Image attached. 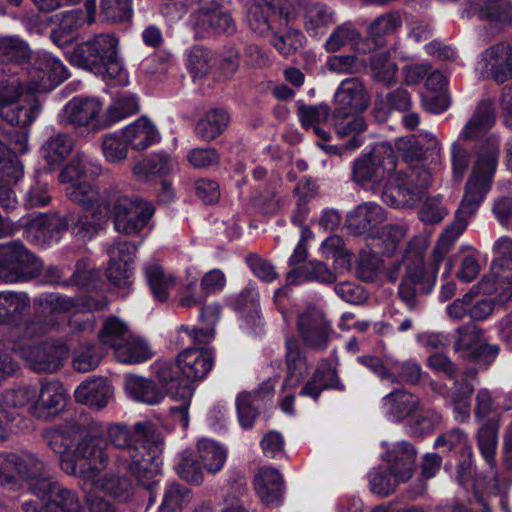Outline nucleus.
Returning a JSON list of instances; mask_svg holds the SVG:
<instances>
[{"label":"nucleus","mask_w":512,"mask_h":512,"mask_svg":"<svg viewBox=\"0 0 512 512\" xmlns=\"http://www.w3.org/2000/svg\"><path fill=\"white\" fill-rule=\"evenodd\" d=\"M198 451L205 469L210 473H216L222 469L227 453L216 442L202 439L198 442Z\"/></svg>","instance_id":"nucleus-57"},{"label":"nucleus","mask_w":512,"mask_h":512,"mask_svg":"<svg viewBox=\"0 0 512 512\" xmlns=\"http://www.w3.org/2000/svg\"><path fill=\"white\" fill-rule=\"evenodd\" d=\"M296 276L305 281H316L322 284H332L336 282L337 276L325 263L321 261H309L298 269H293L288 273V278Z\"/></svg>","instance_id":"nucleus-55"},{"label":"nucleus","mask_w":512,"mask_h":512,"mask_svg":"<svg viewBox=\"0 0 512 512\" xmlns=\"http://www.w3.org/2000/svg\"><path fill=\"white\" fill-rule=\"evenodd\" d=\"M229 121L230 117L226 110L222 108L210 109L198 120L195 133L203 141L210 142L225 131Z\"/></svg>","instance_id":"nucleus-40"},{"label":"nucleus","mask_w":512,"mask_h":512,"mask_svg":"<svg viewBox=\"0 0 512 512\" xmlns=\"http://www.w3.org/2000/svg\"><path fill=\"white\" fill-rule=\"evenodd\" d=\"M119 41L113 34L101 33L78 43L68 53L69 62L100 75L105 80L124 82L123 63L118 52Z\"/></svg>","instance_id":"nucleus-3"},{"label":"nucleus","mask_w":512,"mask_h":512,"mask_svg":"<svg viewBox=\"0 0 512 512\" xmlns=\"http://www.w3.org/2000/svg\"><path fill=\"white\" fill-rule=\"evenodd\" d=\"M44 270L43 261L21 240L0 243V281L6 284L28 282Z\"/></svg>","instance_id":"nucleus-7"},{"label":"nucleus","mask_w":512,"mask_h":512,"mask_svg":"<svg viewBox=\"0 0 512 512\" xmlns=\"http://www.w3.org/2000/svg\"><path fill=\"white\" fill-rule=\"evenodd\" d=\"M33 303L35 315L25 322L23 329L24 336L29 338L46 332L48 317L68 313L77 306L73 298L58 293H43Z\"/></svg>","instance_id":"nucleus-12"},{"label":"nucleus","mask_w":512,"mask_h":512,"mask_svg":"<svg viewBox=\"0 0 512 512\" xmlns=\"http://www.w3.org/2000/svg\"><path fill=\"white\" fill-rule=\"evenodd\" d=\"M30 298L22 291H0V324H16L30 308Z\"/></svg>","instance_id":"nucleus-35"},{"label":"nucleus","mask_w":512,"mask_h":512,"mask_svg":"<svg viewBox=\"0 0 512 512\" xmlns=\"http://www.w3.org/2000/svg\"><path fill=\"white\" fill-rule=\"evenodd\" d=\"M335 103L334 110L363 112L370 104V95L359 78H348L338 87Z\"/></svg>","instance_id":"nucleus-22"},{"label":"nucleus","mask_w":512,"mask_h":512,"mask_svg":"<svg viewBox=\"0 0 512 512\" xmlns=\"http://www.w3.org/2000/svg\"><path fill=\"white\" fill-rule=\"evenodd\" d=\"M361 40V33L351 23L337 26L325 42V50L329 53L340 50L343 46Z\"/></svg>","instance_id":"nucleus-63"},{"label":"nucleus","mask_w":512,"mask_h":512,"mask_svg":"<svg viewBox=\"0 0 512 512\" xmlns=\"http://www.w3.org/2000/svg\"><path fill=\"white\" fill-rule=\"evenodd\" d=\"M384 269V261L377 253L365 250L359 252L355 267L358 279L368 283L376 282Z\"/></svg>","instance_id":"nucleus-47"},{"label":"nucleus","mask_w":512,"mask_h":512,"mask_svg":"<svg viewBox=\"0 0 512 512\" xmlns=\"http://www.w3.org/2000/svg\"><path fill=\"white\" fill-rule=\"evenodd\" d=\"M387 413L396 421H402L419 409V398L413 393L398 389L383 398Z\"/></svg>","instance_id":"nucleus-39"},{"label":"nucleus","mask_w":512,"mask_h":512,"mask_svg":"<svg viewBox=\"0 0 512 512\" xmlns=\"http://www.w3.org/2000/svg\"><path fill=\"white\" fill-rule=\"evenodd\" d=\"M214 365V356L208 349L187 348L180 352L175 362L161 361L155 367V373L163 387H177L202 380Z\"/></svg>","instance_id":"nucleus-5"},{"label":"nucleus","mask_w":512,"mask_h":512,"mask_svg":"<svg viewBox=\"0 0 512 512\" xmlns=\"http://www.w3.org/2000/svg\"><path fill=\"white\" fill-rule=\"evenodd\" d=\"M68 227V218L59 215L58 212L40 213L30 218L24 226L28 237L34 244L39 246L51 244Z\"/></svg>","instance_id":"nucleus-15"},{"label":"nucleus","mask_w":512,"mask_h":512,"mask_svg":"<svg viewBox=\"0 0 512 512\" xmlns=\"http://www.w3.org/2000/svg\"><path fill=\"white\" fill-rule=\"evenodd\" d=\"M499 423L496 419L487 420L478 431V446L482 456L493 470L496 465L495 455Z\"/></svg>","instance_id":"nucleus-50"},{"label":"nucleus","mask_w":512,"mask_h":512,"mask_svg":"<svg viewBox=\"0 0 512 512\" xmlns=\"http://www.w3.org/2000/svg\"><path fill=\"white\" fill-rule=\"evenodd\" d=\"M175 469L178 476L190 484L199 485L203 481L201 466L192 452L184 451Z\"/></svg>","instance_id":"nucleus-62"},{"label":"nucleus","mask_w":512,"mask_h":512,"mask_svg":"<svg viewBox=\"0 0 512 512\" xmlns=\"http://www.w3.org/2000/svg\"><path fill=\"white\" fill-rule=\"evenodd\" d=\"M24 355L33 371L54 373L68 359L69 348L61 340L47 339L29 345Z\"/></svg>","instance_id":"nucleus-13"},{"label":"nucleus","mask_w":512,"mask_h":512,"mask_svg":"<svg viewBox=\"0 0 512 512\" xmlns=\"http://www.w3.org/2000/svg\"><path fill=\"white\" fill-rule=\"evenodd\" d=\"M171 169V160L166 155H152L138 162L133 167V173L137 177L147 180L154 175H165Z\"/></svg>","instance_id":"nucleus-58"},{"label":"nucleus","mask_w":512,"mask_h":512,"mask_svg":"<svg viewBox=\"0 0 512 512\" xmlns=\"http://www.w3.org/2000/svg\"><path fill=\"white\" fill-rule=\"evenodd\" d=\"M114 354L119 362L133 364L146 361L150 357V350L145 342L130 333L128 339L117 345Z\"/></svg>","instance_id":"nucleus-52"},{"label":"nucleus","mask_w":512,"mask_h":512,"mask_svg":"<svg viewBox=\"0 0 512 512\" xmlns=\"http://www.w3.org/2000/svg\"><path fill=\"white\" fill-rule=\"evenodd\" d=\"M494 102L490 99L481 100L471 118L462 131L464 140H474L485 135L495 123Z\"/></svg>","instance_id":"nucleus-31"},{"label":"nucleus","mask_w":512,"mask_h":512,"mask_svg":"<svg viewBox=\"0 0 512 512\" xmlns=\"http://www.w3.org/2000/svg\"><path fill=\"white\" fill-rule=\"evenodd\" d=\"M122 134L128 145L134 150H144L152 145L158 138V133L153 123L146 117H140L127 126Z\"/></svg>","instance_id":"nucleus-42"},{"label":"nucleus","mask_w":512,"mask_h":512,"mask_svg":"<svg viewBox=\"0 0 512 512\" xmlns=\"http://www.w3.org/2000/svg\"><path fill=\"white\" fill-rule=\"evenodd\" d=\"M0 486L9 491H16L21 482L14 475L7 473L14 470L25 481L29 492L36 496L49 487L52 479L50 469L37 455L27 450L0 455Z\"/></svg>","instance_id":"nucleus-4"},{"label":"nucleus","mask_w":512,"mask_h":512,"mask_svg":"<svg viewBox=\"0 0 512 512\" xmlns=\"http://www.w3.org/2000/svg\"><path fill=\"white\" fill-rule=\"evenodd\" d=\"M438 140L431 135H409L399 138L395 146L403 160L408 164L418 163L427 158V154L438 149Z\"/></svg>","instance_id":"nucleus-29"},{"label":"nucleus","mask_w":512,"mask_h":512,"mask_svg":"<svg viewBox=\"0 0 512 512\" xmlns=\"http://www.w3.org/2000/svg\"><path fill=\"white\" fill-rule=\"evenodd\" d=\"M491 481L490 489L494 494L489 496L488 500H485L483 497H477L478 502L483 506V512H491L495 505H498L501 511L508 512L509 502L507 492L510 487V481L500 476L497 471H493Z\"/></svg>","instance_id":"nucleus-49"},{"label":"nucleus","mask_w":512,"mask_h":512,"mask_svg":"<svg viewBox=\"0 0 512 512\" xmlns=\"http://www.w3.org/2000/svg\"><path fill=\"white\" fill-rule=\"evenodd\" d=\"M39 111L40 106L37 102L6 103L0 105V120L12 127L25 128L37 118Z\"/></svg>","instance_id":"nucleus-41"},{"label":"nucleus","mask_w":512,"mask_h":512,"mask_svg":"<svg viewBox=\"0 0 512 512\" xmlns=\"http://www.w3.org/2000/svg\"><path fill=\"white\" fill-rule=\"evenodd\" d=\"M335 21L334 10L325 3L311 2L305 8L304 27L311 37L324 36Z\"/></svg>","instance_id":"nucleus-32"},{"label":"nucleus","mask_w":512,"mask_h":512,"mask_svg":"<svg viewBox=\"0 0 512 512\" xmlns=\"http://www.w3.org/2000/svg\"><path fill=\"white\" fill-rule=\"evenodd\" d=\"M211 52L202 47L194 46L187 54V68L194 79L205 77L211 68Z\"/></svg>","instance_id":"nucleus-64"},{"label":"nucleus","mask_w":512,"mask_h":512,"mask_svg":"<svg viewBox=\"0 0 512 512\" xmlns=\"http://www.w3.org/2000/svg\"><path fill=\"white\" fill-rule=\"evenodd\" d=\"M478 6L480 20L496 24H507L512 21V4L506 0H480Z\"/></svg>","instance_id":"nucleus-51"},{"label":"nucleus","mask_w":512,"mask_h":512,"mask_svg":"<svg viewBox=\"0 0 512 512\" xmlns=\"http://www.w3.org/2000/svg\"><path fill=\"white\" fill-rule=\"evenodd\" d=\"M485 68L491 78L502 84L512 78V46L507 42L497 43L482 53Z\"/></svg>","instance_id":"nucleus-25"},{"label":"nucleus","mask_w":512,"mask_h":512,"mask_svg":"<svg viewBox=\"0 0 512 512\" xmlns=\"http://www.w3.org/2000/svg\"><path fill=\"white\" fill-rule=\"evenodd\" d=\"M58 27L50 33V38L58 47L70 44L83 25V12L80 9L63 11L54 15Z\"/></svg>","instance_id":"nucleus-34"},{"label":"nucleus","mask_w":512,"mask_h":512,"mask_svg":"<svg viewBox=\"0 0 512 512\" xmlns=\"http://www.w3.org/2000/svg\"><path fill=\"white\" fill-rule=\"evenodd\" d=\"M396 166L397 156L393 147L386 142L378 143L370 152L354 160L351 180L362 188L376 191L383 187Z\"/></svg>","instance_id":"nucleus-6"},{"label":"nucleus","mask_w":512,"mask_h":512,"mask_svg":"<svg viewBox=\"0 0 512 512\" xmlns=\"http://www.w3.org/2000/svg\"><path fill=\"white\" fill-rule=\"evenodd\" d=\"M189 25L195 39H205L221 34L233 35L237 29L231 14L223 11L222 8L196 15L189 19Z\"/></svg>","instance_id":"nucleus-17"},{"label":"nucleus","mask_w":512,"mask_h":512,"mask_svg":"<svg viewBox=\"0 0 512 512\" xmlns=\"http://www.w3.org/2000/svg\"><path fill=\"white\" fill-rule=\"evenodd\" d=\"M384 209L375 202H365L358 205L346 217V226L354 236L362 235L384 222Z\"/></svg>","instance_id":"nucleus-27"},{"label":"nucleus","mask_w":512,"mask_h":512,"mask_svg":"<svg viewBox=\"0 0 512 512\" xmlns=\"http://www.w3.org/2000/svg\"><path fill=\"white\" fill-rule=\"evenodd\" d=\"M130 333L131 331L125 322L118 317L110 316L103 322L98 332V339L103 346L115 351L118 344L123 343L130 337Z\"/></svg>","instance_id":"nucleus-45"},{"label":"nucleus","mask_w":512,"mask_h":512,"mask_svg":"<svg viewBox=\"0 0 512 512\" xmlns=\"http://www.w3.org/2000/svg\"><path fill=\"white\" fill-rule=\"evenodd\" d=\"M416 458L417 452L414 446L407 441H402L388 448L383 459L397 479L407 482L414 474Z\"/></svg>","instance_id":"nucleus-20"},{"label":"nucleus","mask_w":512,"mask_h":512,"mask_svg":"<svg viewBox=\"0 0 512 512\" xmlns=\"http://www.w3.org/2000/svg\"><path fill=\"white\" fill-rule=\"evenodd\" d=\"M369 67L374 80L386 86L397 83L398 65L391 59V54L382 51L373 54L369 59Z\"/></svg>","instance_id":"nucleus-44"},{"label":"nucleus","mask_w":512,"mask_h":512,"mask_svg":"<svg viewBox=\"0 0 512 512\" xmlns=\"http://www.w3.org/2000/svg\"><path fill=\"white\" fill-rule=\"evenodd\" d=\"M191 499L192 492L189 488L178 483H172L168 485L163 492L159 511L176 512L178 510H183Z\"/></svg>","instance_id":"nucleus-54"},{"label":"nucleus","mask_w":512,"mask_h":512,"mask_svg":"<svg viewBox=\"0 0 512 512\" xmlns=\"http://www.w3.org/2000/svg\"><path fill=\"white\" fill-rule=\"evenodd\" d=\"M166 392L175 400H180V404L177 406L170 407V414L175 423L186 429L189 424L188 409L191 401V397L194 392L193 387H189L186 384H177V387H163Z\"/></svg>","instance_id":"nucleus-48"},{"label":"nucleus","mask_w":512,"mask_h":512,"mask_svg":"<svg viewBox=\"0 0 512 512\" xmlns=\"http://www.w3.org/2000/svg\"><path fill=\"white\" fill-rule=\"evenodd\" d=\"M104 209L105 215L111 213L115 229L125 234L139 233L154 214L151 203L137 196L122 194L111 196Z\"/></svg>","instance_id":"nucleus-8"},{"label":"nucleus","mask_w":512,"mask_h":512,"mask_svg":"<svg viewBox=\"0 0 512 512\" xmlns=\"http://www.w3.org/2000/svg\"><path fill=\"white\" fill-rule=\"evenodd\" d=\"M34 68L42 74L39 75L41 81L46 78L50 82L60 83L68 76V72L62 62L49 54L38 56L34 62Z\"/></svg>","instance_id":"nucleus-59"},{"label":"nucleus","mask_w":512,"mask_h":512,"mask_svg":"<svg viewBox=\"0 0 512 512\" xmlns=\"http://www.w3.org/2000/svg\"><path fill=\"white\" fill-rule=\"evenodd\" d=\"M287 375L283 381V389L296 388L306 377L309 370L307 359L300 348L297 338L290 336L286 339Z\"/></svg>","instance_id":"nucleus-28"},{"label":"nucleus","mask_w":512,"mask_h":512,"mask_svg":"<svg viewBox=\"0 0 512 512\" xmlns=\"http://www.w3.org/2000/svg\"><path fill=\"white\" fill-rule=\"evenodd\" d=\"M102 109L101 102L95 98L74 97L63 108L60 123L74 128L87 127L93 123Z\"/></svg>","instance_id":"nucleus-19"},{"label":"nucleus","mask_w":512,"mask_h":512,"mask_svg":"<svg viewBox=\"0 0 512 512\" xmlns=\"http://www.w3.org/2000/svg\"><path fill=\"white\" fill-rule=\"evenodd\" d=\"M344 391L345 385L339 378L337 369L328 361H324L313 372L310 379L303 385L299 394L317 400L324 390Z\"/></svg>","instance_id":"nucleus-26"},{"label":"nucleus","mask_w":512,"mask_h":512,"mask_svg":"<svg viewBox=\"0 0 512 512\" xmlns=\"http://www.w3.org/2000/svg\"><path fill=\"white\" fill-rule=\"evenodd\" d=\"M494 249L500 258L493 261L490 274L478 282L477 288L486 295L501 289L500 300L504 302L512 296V240L501 237Z\"/></svg>","instance_id":"nucleus-9"},{"label":"nucleus","mask_w":512,"mask_h":512,"mask_svg":"<svg viewBox=\"0 0 512 512\" xmlns=\"http://www.w3.org/2000/svg\"><path fill=\"white\" fill-rule=\"evenodd\" d=\"M102 172L101 165L83 153H77L58 175L61 183L81 182L93 179Z\"/></svg>","instance_id":"nucleus-37"},{"label":"nucleus","mask_w":512,"mask_h":512,"mask_svg":"<svg viewBox=\"0 0 512 512\" xmlns=\"http://www.w3.org/2000/svg\"><path fill=\"white\" fill-rule=\"evenodd\" d=\"M127 389L135 400L149 405L159 403L164 397L158 386L152 380L145 378H130L127 382Z\"/></svg>","instance_id":"nucleus-53"},{"label":"nucleus","mask_w":512,"mask_h":512,"mask_svg":"<svg viewBox=\"0 0 512 512\" xmlns=\"http://www.w3.org/2000/svg\"><path fill=\"white\" fill-rule=\"evenodd\" d=\"M65 394L57 382L43 383L38 398L32 407V414L43 420L56 416L63 408Z\"/></svg>","instance_id":"nucleus-30"},{"label":"nucleus","mask_w":512,"mask_h":512,"mask_svg":"<svg viewBox=\"0 0 512 512\" xmlns=\"http://www.w3.org/2000/svg\"><path fill=\"white\" fill-rule=\"evenodd\" d=\"M382 200L394 208H412L419 202V192L412 187V180L404 172H393L386 179Z\"/></svg>","instance_id":"nucleus-18"},{"label":"nucleus","mask_w":512,"mask_h":512,"mask_svg":"<svg viewBox=\"0 0 512 512\" xmlns=\"http://www.w3.org/2000/svg\"><path fill=\"white\" fill-rule=\"evenodd\" d=\"M297 332L306 347L316 351H325L328 348L333 329L323 313L316 309H309L299 315Z\"/></svg>","instance_id":"nucleus-14"},{"label":"nucleus","mask_w":512,"mask_h":512,"mask_svg":"<svg viewBox=\"0 0 512 512\" xmlns=\"http://www.w3.org/2000/svg\"><path fill=\"white\" fill-rule=\"evenodd\" d=\"M109 443L121 451L123 465L143 486L141 497L148 500L146 509L155 502L160 471L163 438L151 421L137 422L132 427L122 423L107 428Z\"/></svg>","instance_id":"nucleus-2"},{"label":"nucleus","mask_w":512,"mask_h":512,"mask_svg":"<svg viewBox=\"0 0 512 512\" xmlns=\"http://www.w3.org/2000/svg\"><path fill=\"white\" fill-rule=\"evenodd\" d=\"M112 393V387L108 381L98 378L81 383L75 390L74 396L78 403L100 410L107 406Z\"/></svg>","instance_id":"nucleus-33"},{"label":"nucleus","mask_w":512,"mask_h":512,"mask_svg":"<svg viewBox=\"0 0 512 512\" xmlns=\"http://www.w3.org/2000/svg\"><path fill=\"white\" fill-rule=\"evenodd\" d=\"M402 26L399 12L390 11L376 17L367 27L362 43H357L359 53L366 54L386 45V36L394 34Z\"/></svg>","instance_id":"nucleus-16"},{"label":"nucleus","mask_w":512,"mask_h":512,"mask_svg":"<svg viewBox=\"0 0 512 512\" xmlns=\"http://www.w3.org/2000/svg\"><path fill=\"white\" fill-rule=\"evenodd\" d=\"M144 273L150 290L156 300L165 302L169 297V289L174 286L172 276H166L163 268L158 264H147Z\"/></svg>","instance_id":"nucleus-46"},{"label":"nucleus","mask_w":512,"mask_h":512,"mask_svg":"<svg viewBox=\"0 0 512 512\" xmlns=\"http://www.w3.org/2000/svg\"><path fill=\"white\" fill-rule=\"evenodd\" d=\"M254 485L266 508H277L283 501L284 481L277 469L261 468L254 478Z\"/></svg>","instance_id":"nucleus-23"},{"label":"nucleus","mask_w":512,"mask_h":512,"mask_svg":"<svg viewBox=\"0 0 512 512\" xmlns=\"http://www.w3.org/2000/svg\"><path fill=\"white\" fill-rule=\"evenodd\" d=\"M68 183L65 193L72 202L80 205L85 212H91L93 218L102 214L99 191L94 185L88 181Z\"/></svg>","instance_id":"nucleus-38"},{"label":"nucleus","mask_w":512,"mask_h":512,"mask_svg":"<svg viewBox=\"0 0 512 512\" xmlns=\"http://www.w3.org/2000/svg\"><path fill=\"white\" fill-rule=\"evenodd\" d=\"M453 348L464 361L483 366L493 362L499 353V347L486 343L483 331L473 323L456 329Z\"/></svg>","instance_id":"nucleus-10"},{"label":"nucleus","mask_w":512,"mask_h":512,"mask_svg":"<svg viewBox=\"0 0 512 512\" xmlns=\"http://www.w3.org/2000/svg\"><path fill=\"white\" fill-rule=\"evenodd\" d=\"M74 456L80 460V474L92 477L103 471L108 464L105 448L92 437L83 438L74 450Z\"/></svg>","instance_id":"nucleus-24"},{"label":"nucleus","mask_w":512,"mask_h":512,"mask_svg":"<svg viewBox=\"0 0 512 512\" xmlns=\"http://www.w3.org/2000/svg\"><path fill=\"white\" fill-rule=\"evenodd\" d=\"M370 490L381 496H388L392 494L398 483L402 482L397 479L388 467L374 468L368 475Z\"/></svg>","instance_id":"nucleus-60"},{"label":"nucleus","mask_w":512,"mask_h":512,"mask_svg":"<svg viewBox=\"0 0 512 512\" xmlns=\"http://www.w3.org/2000/svg\"><path fill=\"white\" fill-rule=\"evenodd\" d=\"M74 147L72 138L64 133H58L49 137L41 147V155L46 163V168L52 172L59 168L70 155Z\"/></svg>","instance_id":"nucleus-36"},{"label":"nucleus","mask_w":512,"mask_h":512,"mask_svg":"<svg viewBox=\"0 0 512 512\" xmlns=\"http://www.w3.org/2000/svg\"><path fill=\"white\" fill-rule=\"evenodd\" d=\"M103 356V349L98 344L80 345L73 352V367L82 373L92 371L98 367Z\"/></svg>","instance_id":"nucleus-56"},{"label":"nucleus","mask_w":512,"mask_h":512,"mask_svg":"<svg viewBox=\"0 0 512 512\" xmlns=\"http://www.w3.org/2000/svg\"><path fill=\"white\" fill-rule=\"evenodd\" d=\"M128 147L122 133H108L102 137V152L110 163L117 164L124 161L128 155Z\"/></svg>","instance_id":"nucleus-61"},{"label":"nucleus","mask_w":512,"mask_h":512,"mask_svg":"<svg viewBox=\"0 0 512 512\" xmlns=\"http://www.w3.org/2000/svg\"><path fill=\"white\" fill-rule=\"evenodd\" d=\"M32 50L22 38L14 35L0 36V64L22 65L31 59Z\"/></svg>","instance_id":"nucleus-43"},{"label":"nucleus","mask_w":512,"mask_h":512,"mask_svg":"<svg viewBox=\"0 0 512 512\" xmlns=\"http://www.w3.org/2000/svg\"><path fill=\"white\" fill-rule=\"evenodd\" d=\"M499 146L488 140L481 149L465 185V193L455 213L454 221L444 230L434 246L430 262L425 263L426 246L410 242L404 252V274L397 289V296L410 311L419 306V296L429 295L435 287L439 267L451 250L453 243L465 231L468 220L479 209L491 187L497 168Z\"/></svg>","instance_id":"nucleus-1"},{"label":"nucleus","mask_w":512,"mask_h":512,"mask_svg":"<svg viewBox=\"0 0 512 512\" xmlns=\"http://www.w3.org/2000/svg\"><path fill=\"white\" fill-rule=\"evenodd\" d=\"M359 112L334 110L331 114L335 132L340 137H349L344 143V149L355 150L363 144L360 134L366 131L365 119L358 115Z\"/></svg>","instance_id":"nucleus-21"},{"label":"nucleus","mask_w":512,"mask_h":512,"mask_svg":"<svg viewBox=\"0 0 512 512\" xmlns=\"http://www.w3.org/2000/svg\"><path fill=\"white\" fill-rule=\"evenodd\" d=\"M48 486L35 496L36 501H22V509L25 512H80L81 503L76 491L61 486L53 478Z\"/></svg>","instance_id":"nucleus-11"}]
</instances>
